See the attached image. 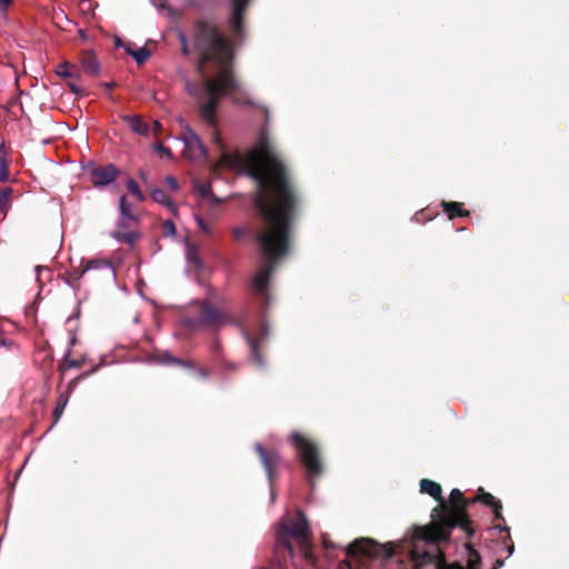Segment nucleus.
<instances>
[{
    "label": "nucleus",
    "mask_w": 569,
    "mask_h": 569,
    "mask_svg": "<svg viewBox=\"0 0 569 569\" xmlns=\"http://www.w3.org/2000/svg\"><path fill=\"white\" fill-rule=\"evenodd\" d=\"M220 163H242L258 184L253 202L264 221V231L258 234V240L267 262L254 273L251 290L258 298L267 300L273 264L289 250L290 227L299 198L264 131H261L258 143L243 157L223 153Z\"/></svg>",
    "instance_id": "obj_1"
},
{
    "label": "nucleus",
    "mask_w": 569,
    "mask_h": 569,
    "mask_svg": "<svg viewBox=\"0 0 569 569\" xmlns=\"http://www.w3.org/2000/svg\"><path fill=\"white\" fill-rule=\"evenodd\" d=\"M194 46L198 53V69L203 77L201 93L187 81L188 92L200 102V117L210 127H216V108L219 100L230 97L234 102H248L247 93L233 77L232 48L217 26L199 21L194 26Z\"/></svg>",
    "instance_id": "obj_2"
},
{
    "label": "nucleus",
    "mask_w": 569,
    "mask_h": 569,
    "mask_svg": "<svg viewBox=\"0 0 569 569\" xmlns=\"http://www.w3.org/2000/svg\"><path fill=\"white\" fill-rule=\"evenodd\" d=\"M420 491L435 498L439 505L431 512V525L417 527L413 531L409 553L415 567L432 563L435 569H479L480 556L468 543L465 545L467 553L466 566L459 562L446 563L441 559V552L437 542L447 540L450 536V530L458 525H463L465 518L459 508L448 510L442 499L439 483L423 479L420 482Z\"/></svg>",
    "instance_id": "obj_3"
},
{
    "label": "nucleus",
    "mask_w": 569,
    "mask_h": 569,
    "mask_svg": "<svg viewBox=\"0 0 569 569\" xmlns=\"http://www.w3.org/2000/svg\"><path fill=\"white\" fill-rule=\"evenodd\" d=\"M199 321L201 325L211 327L214 329H219L227 325H233V323H237L238 326H240L242 336L250 347L251 359L259 367H263V361L258 352V349H259L260 342L263 340V338L268 333V330L264 325H261V328L259 331V337L252 338L242 323L237 322L227 311L217 309L209 301H203L201 303Z\"/></svg>",
    "instance_id": "obj_4"
},
{
    "label": "nucleus",
    "mask_w": 569,
    "mask_h": 569,
    "mask_svg": "<svg viewBox=\"0 0 569 569\" xmlns=\"http://www.w3.org/2000/svg\"><path fill=\"white\" fill-rule=\"evenodd\" d=\"M291 442L296 447L311 479L318 477L322 472V466L317 446L298 432L292 433ZM311 486H313L312 480Z\"/></svg>",
    "instance_id": "obj_5"
},
{
    "label": "nucleus",
    "mask_w": 569,
    "mask_h": 569,
    "mask_svg": "<svg viewBox=\"0 0 569 569\" xmlns=\"http://www.w3.org/2000/svg\"><path fill=\"white\" fill-rule=\"evenodd\" d=\"M347 553L350 557L390 558L395 553V548L391 543L379 545L372 539L360 538L348 547Z\"/></svg>",
    "instance_id": "obj_6"
},
{
    "label": "nucleus",
    "mask_w": 569,
    "mask_h": 569,
    "mask_svg": "<svg viewBox=\"0 0 569 569\" xmlns=\"http://www.w3.org/2000/svg\"><path fill=\"white\" fill-rule=\"evenodd\" d=\"M180 139L183 142L182 153L187 159L199 161L207 158L208 150L193 130L186 128Z\"/></svg>",
    "instance_id": "obj_7"
},
{
    "label": "nucleus",
    "mask_w": 569,
    "mask_h": 569,
    "mask_svg": "<svg viewBox=\"0 0 569 569\" xmlns=\"http://www.w3.org/2000/svg\"><path fill=\"white\" fill-rule=\"evenodd\" d=\"M118 176V169L113 164L94 167L90 170L92 184L96 188H103L113 183Z\"/></svg>",
    "instance_id": "obj_8"
},
{
    "label": "nucleus",
    "mask_w": 569,
    "mask_h": 569,
    "mask_svg": "<svg viewBox=\"0 0 569 569\" xmlns=\"http://www.w3.org/2000/svg\"><path fill=\"white\" fill-rule=\"evenodd\" d=\"M254 448H256L257 452L260 456L261 462H262V465H263V467L266 469V472L268 475V478H269V480L271 482L273 476L277 472V467H278V463L280 461V457L274 451H272V452L266 451L260 442H257Z\"/></svg>",
    "instance_id": "obj_9"
},
{
    "label": "nucleus",
    "mask_w": 569,
    "mask_h": 569,
    "mask_svg": "<svg viewBox=\"0 0 569 569\" xmlns=\"http://www.w3.org/2000/svg\"><path fill=\"white\" fill-rule=\"evenodd\" d=\"M284 530L293 537L303 538L308 532L307 519L301 512H298L297 517L284 526Z\"/></svg>",
    "instance_id": "obj_10"
},
{
    "label": "nucleus",
    "mask_w": 569,
    "mask_h": 569,
    "mask_svg": "<svg viewBox=\"0 0 569 569\" xmlns=\"http://www.w3.org/2000/svg\"><path fill=\"white\" fill-rule=\"evenodd\" d=\"M80 64L84 73L89 76L99 74L100 63L93 53L84 52L80 58Z\"/></svg>",
    "instance_id": "obj_11"
},
{
    "label": "nucleus",
    "mask_w": 569,
    "mask_h": 569,
    "mask_svg": "<svg viewBox=\"0 0 569 569\" xmlns=\"http://www.w3.org/2000/svg\"><path fill=\"white\" fill-rule=\"evenodd\" d=\"M461 500H462V492L459 489H453L450 493V501L453 506L451 508H448V510H452L455 508H459L461 510L463 518H465V522H463V525H458L457 527H460L466 532L470 533L469 520L465 513V507H466L467 502H465L463 505H460Z\"/></svg>",
    "instance_id": "obj_12"
},
{
    "label": "nucleus",
    "mask_w": 569,
    "mask_h": 569,
    "mask_svg": "<svg viewBox=\"0 0 569 569\" xmlns=\"http://www.w3.org/2000/svg\"><path fill=\"white\" fill-rule=\"evenodd\" d=\"M123 120L130 126L131 130L140 136L149 134V126L143 122L139 116H124Z\"/></svg>",
    "instance_id": "obj_13"
},
{
    "label": "nucleus",
    "mask_w": 569,
    "mask_h": 569,
    "mask_svg": "<svg viewBox=\"0 0 569 569\" xmlns=\"http://www.w3.org/2000/svg\"><path fill=\"white\" fill-rule=\"evenodd\" d=\"M193 191L202 199L210 198L213 202L220 200L212 193L211 186L201 181H193Z\"/></svg>",
    "instance_id": "obj_14"
},
{
    "label": "nucleus",
    "mask_w": 569,
    "mask_h": 569,
    "mask_svg": "<svg viewBox=\"0 0 569 569\" xmlns=\"http://www.w3.org/2000/svg\"><path fill=\"white\" fill-rule=\"evenodd\" d=\"M93 269H107V270H110L111 273L114 276V270L112 268L111 262L109 260H106V259H91V260H88L83 264L82 272H87V271L93 270Z\"/></svg>",
    "instance_id": "obj_15"
},
{
    "label": "nucleus",
    "mask_w": 569,
    "mask_h": 569,
    "mask_svg": "<svg viewBox=\"0 0 569 569\" xmlns=\"http://www.w3.org/2000/svg\"><path fill=\"white\" fill-rule=\"evenodd\" d=\"M110 236L118 242H124L128 244H133L139 238V233L136 231L126 232L121 230H114L110 233Z\"/></svg>",
    "instance_id": "obj_16"
},
{
    "label": "nucleus",
    "mask_w": 569,
    "mask_h": 569,
    "mask_svg": "<svg viewBox=\"0 0 569 569\" xmlns=\"http://www.w3.org/2000/svg\"><path fill=\"white\" fill-rule=\"evenodd\" d=\"M442 207L449 219L468 214V212L462 209L461 203L459 202H442Z\"/></svg>",
    "instance_id": "obj_17"
},
{
    "label": "nucleus",
    "mask_w": 569,
    "mask_h": 569,
    "mask_svg": "<svg viewBox=\"0 0 569 569\" xmlns=\"http://www.w3.org/2000/svg\"><path fill=\"white\" fill-rule=\"evenodd\" d=\"M473 501H480L483 505L491 507L495 517L498 518V505L496 503V498L492 495L487 493L481 489L479 495L473 499Z\"/></svg>",
    "instance_id": "obj_18"
},
{
    "label": "nucleus",
    "mask_w": 569,
    "mask_h": 569,
    "mask_svg": "<svg viewBox=\"0 0 569 569\" xmlns=\"http://www.w3.org/2000/svg\"><path fill=\"white\" fill-rule=\"evenodd\" d=\"M57 74L63 78H76L78 77V67L69 62H63L58 66Z\"/></svg>",
    "instance_id": "obj_19"
},
{
    "label": "nucleus",
    "mask_w": 569,
    "mask_h": 569,
    "mask_svg": "<svg viewBox=\"0 0 569 569\" xmlns=\"http://www.w3.org/2000/svg\"><path fill=\"white\" fill-rule=\"evenodd\" d=\"M151 198L153 201L164 204L168 208H172L174 206L172 199L161 189H156L151 192Z\"/></svg>",
    "instance_id": "obj_20"
},
{
    "label": "nucleus",
    "mask_w": 569,
    "mask_h": 569,
    "mask_svg": "<svg viewBox=\"0 0 569 569\" xmlns=\"http://www.w3.org/2000/svg\"><path fill=\"white\" fill-rule=\"evenodd\" d=\"M68 400H69L68 397L64 396L63 393H61L59 396L56 408L53 410V418H54L53 425H56L60 420V418L63 413V410L68 403Z\"/></svg>",
    "instance_id": "obj_21"
},
{
    "label": "nucleus",
    "mask_w": 569,
    "mask_h": 569,
    "mask_svg": "<svg viewBox=\"0 0 569 569\" xmlns=\"http://www.w3.org/2000/svg\"><path fill=\"white\" fill-rule=\"evenodd\" d=\"M9 154L8 152L0 157V181L7 182L9 181Z\"/></svg>",
    "instance_id": "obj_22"
},
{
    "label": "nucleus",
    "mask_w": 569,
    "mask_h": 569,
    "mask_svg": "<svg viewBox=\"0 0 569 569\" xmlns=\"http://www.w3.org/2000/svg\"><path fill=\"white\" fill-rule=\"evenodd\" d=\"M119 211L121 216H126L136 220V217L132 212V206L126 196H121L119 199Z\"/></svg>",
    "instance_id": "obj_23"
},
{
    "label": "nucleus",
    "mask_w": 569,
    "mask_h": 569,
    "mask_svg": "<svg viewBox=\"0 0 569 569\" xmlns=\"http://www.w3.org/2000/svg\"><path fill=\"white\" fill-rule=\"evenodd\" d=\"M12 193V190L10 188H3L0 191V212H6L8 208V201Z\"/></svg>",
    "instance_id": "obj_24"
},
{
    "label": "nucleus",
    "mask_w": 569,
    "mask_h": 569,
    "mask_svg": "<svg viewBox=\"0 0 569 569\" xmlns=\"http://www.w3.org/2000/svg\"><path fill=\"white\" fill-rule=\"evenodd\" d=\"M138 64L143 63L150 56V52L146 48H139L136 51L130 52Z\"/></svg>",
    "instance_id": "obj_25"
},
{
    "label": "nucleus",
    "mask_w": 569,
    "mask_h": 569,
    "mask_svg": "<svg viewBox=\"0 0 569 569\" xmlns=\"http://www.w3.org/2000/svg\"><path fill=\"white\" fill-rule=\"evenodd\" d=\"M127 188H128V190H129L133 196H136L139 200H142V199H143L142 191L140 190L139 184H138L133 179H129V180H128V182H127Z\"/></svg>",
    "instance_id": "obj_26"
},
{
    "label": "nucleus",
    "mask_w": 569,
    "mask_h": 569,
    "mask_svg": "<svg viewBox=\"0 0 569 569\" xmlns=\"http://www.w3.org/2000/svg\"><path fill=\"white\" fill-rule=\"evenodd\" d=\"M162 231L163 234L167 237H174L176 236V224L172 220H166L162 223Z\"/></svg>",
    "instance_id": "obj_27"
},
{
    "label": "nucleus",
    "mask_w": 569,
    "mask_h": 569,
    "mask_svg": "<svg viewBox=\"0 0 569 569\" xmlns=\"http://www.w3.org/2000/svg\"><path fill=\"white\" fill-rule=\"evenodd\" d=\"M161 362L163 363H174V365H179V366H182V367H191V363L189 362H186L181 359H178V358H174L168 353H166L162 359H161Z\"/></svg>",
    "instance_id": "obj_28"
},
{
    "label": "nucleus",
    "mask_w": 569,
    "mask_h": 569,
    "mask_svg": "<svg viewBox=\"0 0 569 569\" xmlns=\"http://www.w3.org/2000/svg\"><path fill=\"white\" fill-rule=\"evenodd\" d=\"M502 545H503V548L508 551V556L512 555V552L515 550V545L511 541L509 533H508L507 538H505L503 541L500 542L499 550H502Z\"/></svg>",
    "instance_id": "obj_29"
},
{
    "label": "nucleus",
    "mask_w": 569,
    "mask_h": 569,
    "mask_svg": "<svg viewBox=\"0 0 569 569\" xmlns=\"http://www.w3.org/2000/svg\"><path fill=\"white\" fill-rule=\"evenodd\" d=\"M502 545H503V548L508 551V556L512 555V552L515 550V545L511 541L509 533H508L507 538H505L503 541L500 542L499 550H502Z\"/></svg>",
    "instance_id": "obj_30"
},
{
    "label": "nucleus",
    "mask_w": 569,
    "mask_h": 569,
    "mask_svg": "<svg viewBox=\"0 0 569 569\" xmlns=\"http://www.w3.org/2000/svg\"><path fill=\"white\" fill-rule=\"evenodd\" d=\"M154 150H156L159 154H161V156H163V157H166V158H168V159H170V158L172 157V152H171V150H170L169 148L164 147V146H163V144H161V143L157 144V146L154 147Z\"/></svg>",
    "instance_id": "obj_31"
},
{
    "label": "nucleus",
    "mask_w": 569,
    "mask_h": 569,
    "mask_svg": "<svg viewBox=\"0 0 569 569\" xmlns=\"http://www.w3.org/2000/svg\"><path fill=\"white\" fill-rule=\"evenodd\" d=\"M179 41L181 43V50L183 54L189 53L188 42H187V36L183 32L178 33Z\"/></svg>",
    "instance_id": "obj_32"
},
{
    "label": "nucleus",
    "mask_w": 569,
    "mask_h": 569,
    "mask_svg": "<svg viewBox=\"0 0 569 569\" xmlns=\"http://www.w3.org/2000/svg\"><path fill=\"white\" fill-rule=\"evenodd\" d=\"M133 221H136V220H134V219H132V218H129V217H126V216H121V214H120V218H119V220H118V228H119V229H124V228L129 227V224H130L131 222H133Z\"/></svg>",
    "instance_id": "obj_33"
},
{
    "label": "nucleus",
    "mask_w": 569,
    "mask_h": 569,
    "mask_svg": "<svg viewBox=\"0 0 569 569\" xmlns=\"http://www.w3.org/2000/svg\"><path fill=\"white\" fill-rule=\"evenodd\" d=\"M278 548L284 549L286 551H288L290 557L292 556V547H291L290 542L287 539L280 538L278 540Z\"/></svg>",
    "instance_id": "obj_34"
},
{
    "label": "nucleus",
    "mask_w": 569,
    "mask_h": 569,
    "mask_svg": "<svg viewBox=\"0 0 569 569\" xmlns=\"http://www.w3.org/2000/svg\"><path fill=\"white\" fill-rule=\"evenodd\" d=\"M166 183L173 191L178 190V188H179V183H178L177 179L172 176H168L166 178Z\"/></svg>",
    "instance_id": "obj_35"
},
{
    "label": "nucleus",
    "mask_w": 569,
    "mask_h": 569,
    "mask_svg": "<svg viewBox=\"0 0 569 569\" xmlns=\"http://www.w3.org/2000/svg\"><path fill=\"white\" fill-rule=\"evenodd\" d=\"M196 220H197V223H198V227L206 233L210 234L211 233V230L210 228L208 227V224L203 221L202 218L200 217H196Z\"/></svg>",
    "instance_id": "obj_36"
},
{
    "label": "nucleus",
    "mask_w": 569,
    "mask_h": 569,
    "mask_svg": "<svg viewBox=\"0 0 569 569\" xmlns=\"http://www.w3.org/2000/svg\"><path fill=\"white\" fill-rule=\"evenodd\" d=\"M248 233V229L247 228H236L233 230V236L237 238V239H240L242 237H244L246 234Z\"/></svg>",
    "instance_id": "obj_37"
},
{
    "label": "nucleus",
    "mask_w": 569,
    "mask_h": 569,
    "mask_svg": "<svg viewBox=\"0 0 569 569\" xmlns=\"http://www.w3.org/2000/svg\"><path fill=\"white\" fill-rule=\"evenodd\" d=\"M337 569H356L351 560L341 561Z\"/></svg>",
    "instance_id": "obj_38"
},
{
    "label": "nucleus",
    "mask_w": 569,
    "mask_h": 569,
    "mask_svg": "<svg viewBox=\"0 0 569 569\" xmlns=\"http://www.w3.org/2000/svg\"><path fill=\"white\" fill-rule=\"evenodd\" d=\"M13 346L14 343L11 340L0 336V347L12 348Z\"/></svg>",
    "instance_id": "obj_39"
},
{
    "label": "nucleus",
    "mask_w": 569,
    "mask_h": 569,
    "mask_svg": "<svg viewBox=\"0 0 569 569\" xmlns=\"http://www.w3.org/2000/svg\"><path fill=\"white\" fill-rule=\"evenodd\" d=\"M68 87H69V88H70V90H71L72 92H74V93H80V92H81V89L79 88V86H78L76 82H73V81H70V82L68 83Z\"/></svg>",
    "instance_id": "obj_40"
},
{
    "label": "nucleus",
    "mask_w": 569,
    "mask_h": 569,
    "mask_svg": "<svg viewBox=\"0 0 569 569\" xmlns=\"http://www.w3.org/2000/svg\"><path fill=\"white\" fill-rule=\"evenodd\" d=\"M10 0H0V9L6 10L9 6Z\"/></svg>",
    "instance_id": "obj_41"
},
{
    "label": "nucleus",
    "mask_w": 569,
    "mask_h": 569,
    "mask_svg": "<svg viewBox=\"0 0 569 569\" xmlns=\"http://www.w3.org/2000/svg\"><path fill=\"white\" fill-rule=\"evenodd\" d=\"M161 129V123L158 120L153 121V130L158 132Z\"/></svg>",
    "instance_id": "obj_42"
},
{
    "label": "nucleus",
    "mask_w": 569,
    "mask_h": 569,
    "mask_svg": "<svg viewBox=\"0 0 569 569\" xmlns=\"http://www.w3.org/2000/svg\"><path fill=\"white\" fill-rule=\"evenodd\" d=\"M8 151L6 149V146L3 142L0 141V157H2L3 154H6Z\"/></svg>",
    "instance_id": "obj_43"
},
{
    "label": "nucleus",
    "mask_w": 569,
    "mask_h": 569,
    "mask_svg": "<svg viewBox=\"0 0 569 569\" xmlns=\"http://www.w3.org/2000/svg\"><path fill=\"white\" fill-rule=\"evenodd\" d=\"M499 530H500V535H501L503 531H506L507 533H509V528H508V527H506V526H502L501 523H500Z\"/></svg>",
    "instance_id": "obj_44"
},
{
    "label": "nucleus",
    "mask_w": 569,
    "mask_h": 569,
    "mask_svg": "<svg viewBox=\"0 0 569 569\" xmlns=\"http://www.w3.org/2000/svg\"><path fill=\"white\" fill-rule=\"evenodd\" d=\"M198 373L201 376V377H207L208 373L204 369H198Z\"/></svg>",
    "instance_id": "obj_45"
},
{
    "label": "nucleus",
    "mask_w": 569,
    "mask_h": 569,
    "mask_svg": "<svg viewBox=\"0 0 569 569\" xmlns=\"http://www.w3.org/2000/svg\"><path fill=\"white\" fill-rule=\"evenodd\" d=\"M41 270L48 271V269H47V268H42V267H40V266H37V267H36V271H37V273H39Z\"/></svg>",
    "instance_id": "obj_46"
},
{
    "label": "nucleus",
    "mask_w": 569,
    "mask_h": 569,
    "mask_svg": "<svg viewBox=\"0 0 569 569\" xmlns=\"http://www.w3.org/2000/svg\"><path fill=\"white\" fill-rule=\"evenodd\" d=\"M214 140H216V142H217L218 144H220V138H219L218 133H216V134H214Z\"/></svg>",
    "instance_id": "obj_47"
},
{
    "label": "nucleus",
    "mask_w": 569,
    "mask_h": 569,
    "mask_svg": "<svg viewBox=\"0 0 569 569\" xmlns=\"http://www.w3.org/2000/svg\"><path fill=\"white\" fill-rule=\"evenodd\" d=\"M499 566H500V568L503 566V561L502 560H500Z\"/></svg>",
    "instance_id": "obj_48"
},
{
    "label": "nucleus",
    "mask_w": 569,
    "mask_h": 569,
    "mask_svg": "<svg viewBox=\"0 0 569 569\" xmlns=\"http://www.w3.org/2000/svg\"><path fill=\"white\" fill-rule=\"evenodd\" d=\"M492 569H497L496 567H493Z\"/></svg>",
    "instance_id": "obj_49"
}]
</instances>
